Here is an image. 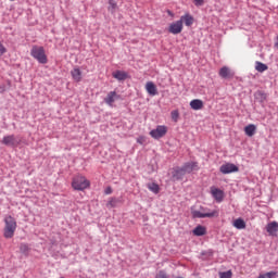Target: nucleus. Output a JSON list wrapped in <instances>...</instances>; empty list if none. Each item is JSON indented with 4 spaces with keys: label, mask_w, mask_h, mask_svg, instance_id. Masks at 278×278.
<instances>
[{
    "label": "nucleus",
    "mask_w": 278,
    "mask_h": 278,
    "mask_svg": "<svg viewBox=\"0 0 278 278\" xmlns=\"http://www.w3.org/2000/svg\"><path fill=\"white\" fill-rule=\"evenodd\" d=\"M113 77L118 81H125V79H127V73L123 71H116L113 73Z\"/></svg>",
    "instance_id": "obj_20"
},
{
    "label": "nucleus",
    "mask_w": 278,
    "mask_h": 278,
    "mask_svg": "<svg viewBox=\"0 0 278 278\" xmlns=\"http://www.w3.org/2000/svg\"><path fill=\"white\" fill-rule=\"evenodd\" d=\"M190 108L191 110H195V111L203 110V100H200V99L192 100L190 102Z\"/></svg>",
    "instance_id": "obj_18"
},
{
    "label": "nucleus",
    "mask_w": 278,
    "mask_h": 278,
    "mask_svg": "<svg viewBox=\"0 0 278 278\" xmlns=\"http://www.w3.org/2000/svg\"><path fill=\"white\" fill-rule=\"evenodd\" d=\"M118 205V200L116 198H111L106 203V207H116Z\"/></svg>",
    "instance_id": "obj_25"
},
{
    "label": "nucleus",
    "mask_w": 278,
    "mask_h": 278,
    "mask_svg": "<svg viewBox=\"0 0 278 278\" xmlns=\"http://www.w3.org/2000/svg\"><path fill=\"white\" fill-rule=\"evenodd\" d=\"M137 142H138L139 144H143V142H144V137H139V138L137 139Z\"/></svg>",
    "instance_id": "obj_36"
},
{
    "label": "nucleus",
    "mask_w": 278,
    "mask_h": 278,
    "mask_svg": "<svg viewBox=\"0 0 278 278\" xmlns=\"http://www.w3.org/2000/svg\"><path fill=\"white\" fill-rule=\"evenodd\" d=\"M266 231L269 233V236H275L278 231V223L277 222H271L267 224L266 226Z\"/></svg>",
    "instance_id": "obj_17"
},
{
    "label": "nucleus",
    "mask_w": 278,
    "mask_h": 278,
    "mask_svg": "<svg viewBox=\"0 0 278 278\" xmlns=\"http://www.w3.org/2000/svg\"><path fill=\"white\" fill-rule=\"evenodd\" d=\"M258 278H266V274H261Z\"/></svg>",
    "instance_id": "obj_37"
},
{
    "label": "nucleus",
    "mask_w": 278,
    "mask_h": 278,
    "mask_svg": "<svg viewBox=\"0 0 278 278\" xmlns=\"http://www.w3.org/2000/svg\"><path fill=\"white\" fill-rule=\"evenodd\" d=\"M233 277V273L231 270L219 271V278H231Z\"/></svg>",
    "instance_id": "obj_26"
},
{
    "label": "nucleus",
    "mask_w": 278,
    "mask_h": 278,
    "mask_svg": "<svg viewBox=\"0 0 278 278\" xmlns=\"http://www.w3.org/2000/svg\"><path fill=\"white\" fill-rule=\"evenodd\" d=\"M16 219L12 215H7L4 217V230L3 236L7 239L14 238V233L16 232Z\"/></svg>",
    "instance_id": "obj_1"
},
{
    "label": "nucleus",
    "mask_w": 278,
    "mask_h": 278,
    "mask_svg": "<svg viewBox=\"0 0 278 278\" xmlns=\"http://www.w3.org/2000/svg\"><path fill=\"white\" fill-rule=\"evenodd\" d=\"M211 194L217 203H223V199H225V192L223 190L212 187Z\"/></svg>",
    "instance_id": "obj_10"
},
{
    "label": "nucleus",
    "mask_w": 278,
    "mask_h": 278,
    "mask_svg": "<svg viewBox=\"0 0 278 278\" xmlns=\"http://www.w3.org/2000/svg\"><path fill=\"white\" fill-rule=\"evenodd\" d=\"M204 1H205V0H193L194 5H197L198 8L201 7V5H203Z\"/></svg>",
    "instance_id": "obj_34"
},
{
    "label": "nucleus",
    "mask_w": 278,
    "mask_h": 278,
    "mask_svg": "<svg viewBox=\"0 0 278 278\" xmlns=\"http://www.w3.org/2000/svg\"><path fill=\"white\" fill-rule=\"evenodd\" d=\"M146 90L150 97H155L157 94V86H155V83L148 81L146 84Z\"/></svg>",
    "instance_id": "obj_13"
},
{
    "label": "nucleus",
    "mask_w": 278,
    "mask_h": 278,
    "mask_svg": "<svg viewBox=\"0 0 278 278\" xmlns=\"http://www.w3.org/2000/svg\"><path fill=\"white\" fill-rule=\"evenodd\" d=\"M218 75L222 77V79H233V75H236V73H233V71L229 67L223 66L219 70Z\"/></svg>",
    "instance_id": "obj_9"
},
{
    "label": "nucleus",
    "mask_w": 278,
    "mask_h": 278,
    "mask_svg": "<svg viewBox=\"0 0 278 278\" xmlns=\"http://www.w3.org/2000/svg\"><path fill=\"white\" fill-rule=\"evenodd\" d=\"M265 277H267V278L277 277V273L276 271H268V273L265 274Z\"/></svg>",
    "instance_id": "obj_32"
},
{
    "label": "nucleus",
    "mask_w": 278,
    "mask_h": 278,
    "mask_svg": "<svg viewBox=\"0 0 278 278\" xmlns=\"http://www.w3.org/2000/svg\"><path fill=\"white\" fill-rule=\"evenodd\" d=\"M232 226L236 228V229H247V223L244 222V219L242 218H237Z\"/></svg>",
    "instance_id": "obj_22"
},
{
    "label": "nucleus",
    "mask_w": 278,
    "mask_h": 278,
    "mask_svg": "<svg viewBox=\"0 0 278 278\" xmlns=\"http://www.w3.org/2000/svg\"><path fill=\"white\" fill-rule=\"evenodd\" d=\"M168 31L169 34H174V36H177V34H181V31H184V24L180 20L176 21L169 25Z\"/></svg>",
    "instance_id": "obj_7"
},
{
    "label": "nucleus",
    "mask_w": 278,
    "mask_h": 278,
    "mask_svg": "<svg viewBox=\"0 0 278 278\" xmlns=\"http://www.w3.org/2000/svg\"><path fill=\"white\" fill-rule=\"evenodd\" d=\"M118 99H121V96H117L116 91H111L105 97L104 102L106 103V105H110L112 108V105H114V101Z\"/></svg>",
    "instance_id": "obj_11"
},
{
    "label": "nucleus",
    "mask_w": 278,
    "mask_h": 278,
    "mask_svg": "<svg viewBox=\"0 0 278 278\" xmlns=\"http://www.w3.org/2000/svg\"><path fill=\"white\" fill-rule=\"evenodd\" d=\"M219 170L223 175H229L230 173H238L239 168L233 163H227L222 165Z\"/></svg>",
    "instance_id": "obj_8"
},
{
    "label": "nucleus",
    "mask_w": 278,
    "mask_h": 278,
    "mask_svg": "<svg viewBox=\"0 0 278 278\" xmlns=\"http://www.w3.org/2000/svg\"><path fill=\"white\" fill-rule=\"evenodd\" d=\"M30 55L35 60H37V62H39V64H47V62H49L43 47L34 46L30 50Z\"/></svg>",
    "instance_id": "obj_3"
},
{
    "label": "nucleus",
    "mask_w": 278,
    "mask_h": 278,
    "mask_svg": "<svg viewBox=\"0 0 278 278\" xmlns=\"http://www.w3.org/2000/svg\"><path fill=\"white\" fill-rule=\"evenodd\" d=\"M72 79H74V81H81V70H79V67H75L72 72Z\"/></svg>",
    "instance_id": "obj_19"
},
{
    "label": "nucleus",
    "mask_w": 278,
    "mask_h": 278,
    "mask_svg": "<svg viewBox=\"0 0 278 278\" xmlns=\"http://www.w3.org/2000/svg\"><path fill=\"white\" fill-rule=\"evenodd\" d=\"M72 188L74 190L84 191L90 188V180L86 179L84 176H76L72 181Z\"/></svg>",
    "instance_id": "obj_4"
},
{
    "label": "nucleus",
    "mask_w": 278,
    "mask_h": 278,
    "mask_svg": "<svg viewBox=\"0 0 278 278\" xmlns=\"http://www.w3.org/2000/svg\"><path fill=\"white\" fill-rule=\"evenodd\" d=\"M255 70L258 73H264V71H268V65H266V64H264L262 62H256Z\"/></svg>",
    "instance_id": "obj_24"
},
{
    "label": "nucleus",
    "mask_w": 278,
    "mask_h": 278,
    "mask_svg": "<svg viewBox=\"0 0 278 278\" xmlns=\"http://www.w3.org/2000/svg\"><path fill=\"white\" fill-rule=\"evenodd\" d=\"M155 278H168V274L164 270H159L155 275Z\"/></svg>",
    "instance_id": "obj_28"
},
{
    "label": "nucleus",
    "mask_w": 278,
    "mask_h": 278,
    "mask_svg": "<svg viewBox=\"0 0 278 278\" xmlns=\"http://www.w3.org/2000/svg\"><path fill=\"white\" fill-rule=\"evenodd\" d=\"M193 236H205V233H207V229L204 227V226H197L194 229H193Z\"/></svg>",
    "instance_id": "obj_21"
},
{
    "label": "nucleus",
    "mask_w": 278,
    "mask_h": 278,
    "mask_svg": "<svg viewBox=\"0 0 278 278\" xmlns=\"http://www.w3.org/2000/svg\"><path fill=\"white\" fill-rule=\"evenodd\" d=\"M255 131H257V126H255V124H249L244 127V134L245 136H249V138H253Z\"/></svg>",
    "instance_id": "obj_16"
},
{
    "label": "nucleus",
    "mask_w": 278,
    "mask_h": 278,
    "mask_svg": "<svg viewBox=\"0 0 278 278\" xmlns=\"http://www.w3.org/2000/svg\"><path fill=\"white\" fill-rule=\"evenodd\" d=\"M170 116H172V121H174V123H177V121H179V111L178 110L172 111Z\"/></svg>",
    "instance_id": "obj_27"
},
{
    "label": "nucleus",
    "mask_w": 278,
    "mask_h": 278,
    "mask_svg": "<svg viewBox=\"0 0 278 278\" xmlns=\"http://www.w3.org/2000/svg\"><path fill=\"white\" fill-rule=\"evenodd\" d=\"M166 134H168V127L164 126V125H159V126H156L155 129H152L150 131V136L154 140H160V138H164V136H166Z\"/></svg>",
    "instance_id": "obj_5"
},
{
    "label": "nucleus",
    "mask_w": 278,
    "mask_h": 278,
    "mask_svg": "<svg viewBox=\"0 0 278 278\" xmlns=\"http://www.w3.org/2000/svg\"><path fill=\"white\" fill-rule=\"evenodd\" d=\"M7 52H8V49H5V46H3V43L0 42V58Z\"/></svg>",
    "instance_id": "obj_29"
},
{
    "label": "nucleus",
    "mask_w": 278,
    "mask_h": 278,
    "mask_svg": "<svg viewBox=\"0 0 278 278\" xmlns=\"http://www.w3.org/2000/svg\"><path fill=\"white\" fill-rule=\"evenodd\" d=\"M20 250L22 253H27V251H29V247H27V244H21Z\"/></svg>",
    "instance_id": "obj_30"
},
{
    "label": "nucleus",
    "mask_w": 278,
    "mask_h": 278,
    "mask_svg": "<svg viewBox=\"0 0 278 278\" xmlns=\"http://www.w3.org/2000/svg\"><path fill=\"white\" fill-rule=\"evenodd\" d=\"M109 5L112 10H116V2L114 0H109Z\"/></svg>",
    "instance_id": "obj_33"
},
{
    "label": "nucleus",
    "mask_w": 278,
    "mask_h": 278,
    "mask_svg": "<svg viewBox=\"0 0 278 278\" xmlns=\"http://www.w3.org/2000/svg\"><path fill=\"white\" fill-rule=\"evenodd\" d=\"M104 194H112V187H108V188L104 190Z\"/></svg>",
    "instance_id": "obj_35"
},
{
    "label": "nucleus",
    "mask_w": 278,
    "mask_h": 278,
    "mask_svg": "<svg viewBox=\"0 0 278 278\" xmlns=\"http://www.w3.org/2000/svg\"><path fill=\"white\" fill-rule=\"evenodd\" d=\"M184 175H186L184 167H176L172 172V177L176 181H179V179H184Z\"/></svg>",
    "instance_id": "obj_12"
},
{
    "label": "nucleus",
    "mask_w": 278,
    "mask_h": 278,
    "mask_svg": "<svg viewBox=\"0 0 278 278\" xmlns=\"http://www.w3.org/2000/svg\"><path fill=\"white\" fill-rule=\"evenodd\" d=\"M5 147H13L16 148L21 144V140L16 138L14 135L4 136L1 141Z\"/></svg>",
    "instance_id": "obj_6"
},
{
    "label": "nucleus",
    "mask_w": 278,
    "mask_h": 278,
    "mask_svg": "<svg viewBox=\"0 0 278 278\" xmlns=\"http://www.w3.org/2000/svg\"><path fill=\"white\" fill-rule=\"evenodd\" d=\"M182 169L185 170V174L186 173H192V170H199V163H197V162L186 163L182 166Z\"/></svg>",
    "instance_id": "obj_15"
},
{
    "label": "nucleus",
    "mask_w": 278,
    "mask_h": 278,
    "mask_svg": "<svg viewBox=\"0 0 278 278\" xmlns=\"http://www.w3.org/2000/svg\"><path fill=\"white\" fill-rule=\"evenodd\" d=\"M147 188L150 190V192H153L154 194L160 193V185L155 182H150L147 185Z\"/></svg>",
    "instance_id": "obj_23"
},
{
    "label": "nucleus",
    "mask_w": 278,
    "mask_h": 278,
    "mask_svg": "<svg viewBox=\"0 0 278 278\" xmlns=\"http://www.w3.org/2000/svg\"><path fill=\"white\" fill-rule=\"evenodd\" d=\"M256 97H261L262 101H266V93H264L262 91H257Z\"/></svg>",
    "instance_id": "obj_31"
},
{
    "label": "nucleus",
    "mask_w": 278,
    "mask_h": 278,
    "mask_svg": "<svg viewBox=\"0 0 278 278\" xmlns=\"http://www.w3.org/2000/svg\"><path fill=\"white\" fill-rule=\"evenodd\" d=\"M179 21H181L182 25L185 23V25L187 27H191V25L194 24V17L192 15H190L189 13L182 15Z\"/></svg>",
    "instance_id": "obj_14"
},
{
    "label": "nucleus",
    "mask_w": 278,
    "mask_h": 278,
    "mask_svg": "<svg viewBox=\"0 0 278 278\" xmlns=\"http://www.w3.org/2000/svg\"><path fill=\"white\" fill-rule=\"evenodd\" d=\"M218 210L210 211V208L203 206L200 207V211L191 210L192 218H218Z\"/></svg>",
    "instance_id": "obj_2"
}]
</instances>
